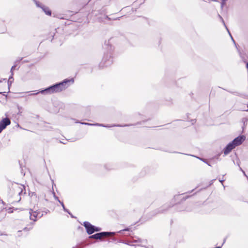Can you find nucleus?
I'll use <instances>...</instances> for the list:
<instances>
[{"label": "nucleus", "mask_w": 248, "mask_h": 248, "mask_svg": "<svg viewBox=\"0 0 248 248\" xmlns=\"http://www.w3.org/2000/svg\"><path fill=\"white\" fill-rule=\"evenodd\" d=\"M74 79H65L61 82L54 84L45 89L40 90L35 93H31L29 95H35L39 93L46 95L59 93L66 89L70 84L74 83Z\"/></svg>", "instance_id": "nucleus-1"}, {"label": "nucleus", "mask_w": 248, "mask_h": 248, "mask_svg": "<svg viewBox=\"0 0 248 248\" xmlns=\"http://www.w3.org/2000/svg\"><path fill=\"white\" fill-rule=\"evenodd\" d=\"M113 62V60L110 55L108 54H105L101 62L100 63V67H107L111 65Z\"/></svg>", "instance_id": "nucleus-2"}, {"label": "nucleus", "mask_w": 248, "mask_h": 248, "mask_svg": "<svg viewBox=\"0 0 248 248\" xmlns=\"http://www.w3.org/2000/svg\"><path fill=\"white\" fill-rule=\"evenodd\" d=\"M116 232H97L94 234L90 235L89 236L90 239H99L103 237H105L106 236H108L109 235H115L116 234Z\"/></svg>", "instance_id": "nucleus-3"}, {"label": "nucleus", "mask_w": 248, "mask_h": 248, "mask_svg": "<svg viewBox=\"0 0 248 248\" xmlns=\"http://www.w3.org/2000/svg\"><path fill=\"white\" fill-rule=\"evenodd\" d=\"M35 4L36 7L40 8L42 11L47 16L51 15V11L48 7L44 5L43 4L37 0H32Z\"/></svg>", "instance_id": "nucleus-4"}, {"label": "nucleus", "mask_w": 248, "mask_h": 248, "mask_svg": "<svg viewBox=\"0 0 248 248\" xmlns=\"http://www.w3.org/2000/svg\"><path fill=\"white\" fill-rule=\"evenodd\" d=\"M246 140V137L244 135L239 136L235 138L231 142L236 147L237 146L241 145Z\"/></svg>", "instance_id": "nucleus-5"}, {"label": "nucleus", "mask_w": 248, "mask_h": 248, "mask_svg": "<svg viewBox=\"0 0 248 248\" xmlns=\"http://www.w3.org/2000/svg\"><path fill=\"white\" fill-rule=\"evenodd\" d=\"M83 226L85 228L86 232L88 234L91 235L94 232V226L91 224L89 222H84Z\"/></svg>", "instance_id": "nucleus-6"}, {"label": "nucleus", "mask_w": 248, "mask_h": 248, "mask_svg": "<svg viewBox=\"0 0 248 248\" xmlns=\"http://www.w3.org/2000/svg\"><path fill=\"white\" fill-rule=\"evenodd\" d=\"M11 124L10 120L6 117L3 118L0 121V133L3 130L6 128L7 126L10 125Z\"/></svg>", "instance_id": "nucleus-7"}, {"label": "nucleus", "mask_w": 248, "mask_h": 248, "mask_svg": "<svg viewBox=\"0 0 248 248\" xmlns=\"http://www.w3.org/2000/svg\"><path fill=\"white\" fill-rule=\"evenodd\" d=\"M30 218L31 220H32L33 221H36V217L39 216V217H41L43 216V214L40 215L39 211H33L31 209L30 211Z\"/></svg>", "instance_id": "nucleus-8"}, {"label": "nucleus", "mask_w": 248, "mask_h": 248, "mask_svg": "<svg viewBox=\"0 0 248 248\" xmlns=\"http://www.w3.org/2000/svg\"><path fill=\"white\" fill-rule=\"evenodd\" d=\"M235 148V146L232 144V143L231 142H230L224 148L223 153L224 155H227L232 151V149H233Z\"/></svg>", "instance_id": "nucleus-9"}, {"label": "nucleus", "mask_w": 248, "mask_h": 248, "mask_svg": "<svg viewBox=\"0 0 248 248\" xmlns=\"http://www.w3.org/2000/svg\"><path fill=\"white\" fill-rule=\"evenodd\" d=\"M24 186H18L17 187V192L18 195H21L23 193V190L24 189Z\"/></svg>", "instance_id": "nucleus-10"}, {"label": "nucleus", "mask_w": 248, "mask_h": 248, "mask_svg": "<svg viewBox=\"0 0 248 248\" xmlns=\"http://www.w3.org/2000/svg\"><path fill=\"white\" fill-rule=\"evenodd\" d=\"M129 125L127 124H124V125H121V124H113V125H105V127L109 128L112 127L114 126H118V127H124V126H127Z\"/></svg>", "instance_id": "nucleus-11"}, {"label": "nucleus", "mask_w": 248, "mask_h": 248, "mask_svg": "<svg viewBox=\"0 0 248 248\" xmlns=\"http://www.w3.org/2000/svg\"><path fill=\"white\" fill-rule=\"evenodd\" d=\"M218 16H219L220 17V18L221 19L222 21V22H223V24L224 25V26H225V28L227 29V30L228 31V32H229V34H230V36L231 37L232 40V41L233 42V43H234V44H235V45H236V44H235V41H234V40L233 38H232V36L231 35V33H230V32L229 31V30H228V29H227V28L226 26L225 25V23H224V20H223V18H222V17H221L219 15H218Z\"/></svg>", "instance_id": "nucleus-12"}, {"label": "nucleus", "mask_w": 248, "mask_h": 248, "mask_svg": "<svg viewBox=\"0 0 248 248\" xmlns=\"http://www.w3.org/2000/svg\"><path fill=\"white\" fill-rule=\"evenodd\" d=\"M129 230H130L129 228H125L124 229H123V230H120V231H118L117 232L118 233H120V234H123V232H124V231H129Z\"/></svg>", "instance_id": "nucleus-13"}, {"label": "nucleus", "mask_w": 248, "mask_h": 248, "mask_svg": "<svg viewBox=\"0 0 248 248\" xmlns=\"http://www.w3.org/2000/svg\"><path fill=\"white\" fill-rule=\"evenodd\" d=\"M78 123L82 124L90 125V126H94V124H91V123H85V122H78Z\"/></svg>", "instance_id": "nucleus-14"}, {"label": "nucleus", "mask_w": 248, "mask_h": 248, "mask_svg": "<svg viewBox=\"0 0 248 248\" xmlns=\"http://www.w3.org/2000/svg\"><path fill=\"white\" fill-rule=\"evenodd\" d=\"M239 110L248 111V104L247 105V108L242 107V108H239Z\"/></svg>", "instance_id": "nucleus-15"}, {"label": "nucleus", "mask_w": 248, "mask_h": 248, "mask_svg": "<svg viewBox=\"0 0 248 248\" xmlns=\"http://www.w3.org/2000/svg\"><path fill=\"white\" fill-rule=\"evenodd\" d=\"M12 73H11V76L9 77L8 81V89H9V82L10 81V80H14L13 77Z\"/></svg>", "instance_id": "nucleus-16"}, {"label": "nucleus", "mask_w": 248, "mask_h": 248, "mask_svg": "<svg viewBox=\"0 0 248 248\" xmlns=\"http://www.w3.org/2000/svg\"><path fill=\"white\" fill-rule=\"evenodd\" d=\"M101 228L98 227H96V226H94V232H99L100 231H101Z\"/></svg>", "instance_id": "nucleus-17"}, {"label": "nucleus", "mask_w": 248, "mask_h": 248, "mask_svg": "<svg viewBox=\"0 0 248 248\" xmlns=\"http://www.w3.org/2000/svg\"><path fill=\"white\" fill-rule=\"evenodd\" d=\"M94 124V126H102V127H105V125L104 124L95 123Z\"/></svg>", "instance_id": "nucleus-18"}, {"label": "nucleus", "mask_w": 248, "mask_h": 248, "mask_svg": "<svg viewBox=\"0 0 248 248\" xmlns=\"http://www.w3.org/2000/svg\"><path fill=\"white\" fill-rule=\"evenodd\" d=\"M33 223H32L31 224V226H32V225H33ZM32 226H31V227H30L29 228H28V227H25V228H24V231H29L31 229H32Z\"/></svg>", "instance_id": "nucleus-19"}, {"label": "nucleus", "mask_w": 248, "mask_h": 248, "mask_svg": "<svg viewBox=\"0 0 248 248\" xmlns=\"http://www.w3.org/2000/svg\"><path fill=\"white\" fill-rule=\"evenodd\" d=\"M84 247V246L83 245V243H81L79 245H77L76 246V247L77 248H82L83 247Z\"/></svg>", "instance_id": "nucleus-20"}, {"label": "nucleus", "mask_w": 248, "mask_h": 248, "mask_svg": "<svg viewBox=\"0 0 248 248\" xmlns=\"http://www.w3.org/2000/svg\"><path fill=\"white\" fill-rule=\"evenodd\" d=\"M227 0H222L221 3V5L222 7L223 6V5L225 4L226 1H227Z\"/></svg>", "instance_id": "nucleus-21"}, {"label": "nucleus", "mask_w": 248, "mask_h": 248, "mask_svg": "<svg viewBox=\"0 0 248 248\" xmlns=\"http://www.w3.org/2000/svg\"><path fill=\"white\" fill-rule=\"evenodd\" d=\"M16 65H13L12 67H11V73H12V75H13V70L14 69H15V68H16Z\"/></svg>", "instance_id": "nucleus-22"}, {"label": "nucleus", "mask_w": 248, "mask_h": 248, "mask_svg": "<svg viewBox=\"0 0 248 248\" xmlns=\"http://www.w3.org/2000/svg\"><path fill=\"white\" fill-rule=\"evenodd\" d=\"M62 207L64 211L67 213H69V210L65 208L64 205H63V206H62Z\"/></svg>", "instance_id": "nucleus-23"}, {"label": "nucleus", "mask_w": 248, "mask_h": 248, "mask_svg": "<svg viewBox=\"0 0 248 248\" xmlns=\"http://www.w3.org/2000/svg\"><path fill=\"white\" fill-rule=\"evenodd\" d=\"M163 213V210L161 209H158L156 212V214L161 213Z\"/></svg>", "instance_id": "nucleus-24"}, {"label": "nucleus", "mask_w": 248, "mask_h": 248, "mask_svg": "<svg viewBox=\"0 0 248 248\" xmlns=\"http://www.w3.org/2000/svg\"><path fill=\"white\" fill-rule=\"evenodd\" d=\"M54 198L57 200L58 202L60 201L59 198L56 196V195H54V196L53 197Z\"/></svg>", "instance_id": "nucleus-25"}, {"label": "nucleus", "mask_w": 248, "mask_h": 248, "mask_svg": "<svg viewBox=\"0 0 248 248\" xmlns=\"http://www.w3.org/2000/svg\"><path fill=\"white\" fill-rule=\"evenodd\" d=\"M69 215H70L72 218H75V217L71 214V213L69 211V213H67Z\"/></svg>", "instance_id": "nucleus-26"}, {"label": "nucleus", "mask_w": 248, "mask_h": 248, "mask_svg": "<svg viewBox=\"0 0 248 248\" xmlns=\"http://www.w3.org/2000/svg\"><path fill=\"white\" fill-rule=\"evenodd\" d=\"M58 202L61 204V205H62V206H63L64 205V204L62 202H61L60 200L59 201H58Z\"/></svg>", "instance_id": "nucleus-27"}, {"label": "nucleus", "mask_w": 248, "mask_h": 248, "mask_svg": "<svg viewBox=\"0 0 248 248\" xmlns=\"http://www.w3.org/2000/svg\"><path fill=\"white\" fill-rule=\"evenodd\" d=\"M145 0H137V1L140 2V3L144 2Z\"/></svg>", "instance_id": "nucleus-28"}, {"label": "nucleus", "mask_w": 248, "mask_h": 248, "mask_svg": "<svg viewBox=\"0 0 248 248\" xmlns=\"http://www.w3.org/2000/svg\"><path fill=\"white\" fill-rule=\"evenodd\" d=\"M219 182L222 184V185L223 186V182L224 181V180H219Z\"/></svg>", "instance_id": "nucleus-29"}, {"label": "nucleus", "mask_w": 248, "mask_h": 248, "mask_svg": "<svg viewBox=\"0 0 248 248\" xmlns=\"http://www.w3.org/2000/svg\"><path fill=\"white\" fill-rule=\"evenodd\" d=\"M13 81V80H10V81L9 82V86L11 85V83Z\"/></svg>", "instance_id": "nucleus-30"}, {"label": "nucleus", "mask_w": 248, "mask_h": 248, "mask_svg": "<svg viewBox=\"0 0 248 248\" xmlns=\"http://www.w3.org/2000/svg\"><path fill=\"white\" fill-rule=\"evenodd\" d=\"M13 81V80H10V81L9 82V86L11 85V83Z\"/></svg>", "instance_id": "nucleus-31"}, {"label": "nucleus", "mask_w": 248, "mask_h": 248, "mask_svg": "<svg viewBox=\"0 0 248 248\" xmlns=\"http://www.w3.org/2000/svg\"><path fill=\"white\" fill-rule=\"evenodd\" d=\"M52 194H53V197L54 196V195H56L55 193V192L54 191V190H53V191H52Z\"/></svg>", "instance_id": "nucleus-32"}, {"label": "nucleus", "mask_w": 248, "mask_h": 248, "mask_svg": "<svg viewBox=\"0 0 248 248\" xmlns=\"http://www.w3.org/2000/svg\"><path fill=\"white\" fill-rule=\"evenodd\" d=\"M22 60V58H20L18 60H17L16 61V62H19L20 61H21Z\"/></svg>", "instance_id": "nucleus-33"}, {"label": "nucleus", "mask_w": 248, "mask_h": 248, "mask_svg": "<svg viewBox=\"0 0 248 248\" xmlns=\"http://www.w3.org/2000/svg\"><path fill=\"white\" fill-rule=\"evenodd\" d=\"M9 210L8 212L9 213H12L13 212V211H11V208H9Z\"/></svg>", "instance_id": "nucleus-34"}, {"label": "nucleus", "mask_w": 248, "mask_h": 248, "mask_svg": "<svg viewBox=\"0 0 248 248\" xmlns=\"http://www.w3.org/2000/svg\"><path fill=\"white\" fill-rule=\"evenodd\" d=\"M242 172H243V174H244L246 177H248V176L246 175V173H245V172L244 170H243Z\"/></svg>", "instance_id": "nucleus-35"}, {"label": "nucleus", "mask_w": 248, "mask_h": 248, "mask_svg": "<svg viewBox=\"0 0 248 248\" xmlns=\"http://www.w3.org/2000/svg\"><path fill=\"white\" fill-rule=\"evenodd\" d=\"M194 189L192 190L191 191L188 192V193H191V192L193 191Z\"/></svg>", "instance_id": "nucleus-36"}, {"label": "nucleus", "mask_w": 248, "mask_h": 248, "mask_svg": "<svg viewBox=\"0 0 248 248\" xmlns=\"http://www.w3.org/2000/svg\"><path fill=\"white\" fill-rule=\"evenodd\" d=\"M240 170H241L242 171H243V170L242 169V168H240Z\"/></svg>", "instance_id": "nucleus-37"}, {"label": "nucleus", "mask_w": 248, "mask_h": 248, "mask_svg": "<svg viewBox=\"0 0 248 248\" xmlns=\"http://www.w3.org/2000/svg\"><path fill=\"white\" fill-rule=\"evenodd\" d=\"M189 197H190V196H187V197L186 198V199H187V198H189Z\"/></svg>", "instance_id": "nucleus-38"}, {"label": "nucleus", "mask_w": 248, "mask_h": 248, "mask_svg": "<svg viewBox=\"0 0 248 248\" xmlns=\"http://www.w3.org/2000/svg\"><path fill=\"white\" fill-rule=\"evenodd\" d=\"M20 200H21V198H19V200L17 202H19Z\"/></svg>", "instance_id": "nucleus-39"}, {"label": "nucleus", "mask_w": 248, "mask_h": 248, "mask_svg": "<svg viewBox=\"0 0 248 248\" xmlns=\"http://www.w3.org/2000/svg\"><path fill=\"white\" fill-rule=\"evenodd\" d=\"M52 183L54 184L53 180H52Z\"/></svg>", "instance_id": "nucleus-40"}, {"label": "nucleus", "mask_w": 248, "mask_h": 248, "mask_svg": "<svg viewBox=\"0 0 248 248\" xmlns=\"http://www.w3.org/2000/svg\"><path fill=\"white\" fill-rule=\"evenodd\" d=\"M52 183L54 184L53 180H52Z\"/></svg>", "instance_id": "nucleus-41"}, {"label": "nucleus", "mask_w": 248, "mask_h": 248, "mask_svg": "<svg viewBox=\"0 0 248 248\" xmlns=\"http://www.w3.org/2000/svg\"><path fill=\"white\" fill-rule=\"evenodd\" d=\"M77 248V247H76V246L75 247H74V248Z\"/></svg>", "instance_id": "nucleus-42"}, {"label": "nucleus", "mask_w": 248, "mask_h": 248, "mask_svg": "<svg viewBox=\"0 0 248 248\" xmlns=\"http://www.w3.org/2000/svg\"><path fill=\"white\" fill-rule=\"evenodd\" d=\"M0 93H1L0 92Z\"/></svg>", "instance_id": "nucleus-43"}, {"label": "nucleus", "mask_w": 248, "mask_h": 248, "mask_svg": "<svg viewBox=\"0 0 248 248\" xmlns=\"http://www.w3.org/2000/svg\"><path fill=\"white\" fill-rule=\"evenodd\" d=\"M1 82V81L0 80V82Z\"/></svg>", "instance_id": "nucleus-44"}]
</instances>
